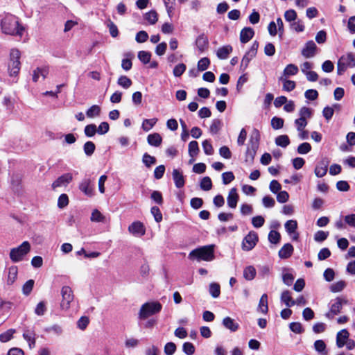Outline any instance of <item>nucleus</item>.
Returning a JSON list of instances; mask_svg holds the SVG:
<instances>
[{
    "mask_svg": "<svg viewBox=\"0 0 355 355\" xmlns=\"http://www.w3.org/2000/svg\"><path fill=\"white\" fill-rule=\"evenodd\" d=\"M2 33L10 35L21 37L24 31V27L21 26L17 18L12 15H6L1 21Z\"/></svg>",
    "mask_w": 355,
    "mask_h": 355,
    "instance_id": "nucleus-1",
    "label": "nucleus"
},
{
    "mask_svg": "<svg viewBox=\"0 0 355 355\" xmlns=\"http://www.w3.org/2000/svg\"><path fill=\"white\" fill-rule=\"evenodd\" d=\"M214 257V246L205 245L201 248L193 250L189 254V259L191 260L196 259L198 261H211Z\"/></svg>",
    "mask_w": 355,
    "mask_h": 355,
    "instance_id": "nucleus-2",
    "label": "nucleus"
},
{
    "mask_svg": "<svg viewBox=\"0 0 355 355\" xmlns=\"http://www.w3.org/2000/svg\"><path fill=\"white\" fill-rule=\"evenodd\" d=\"M21 53L17 49H12L10 52V59L8 64L9 76L16 77L21 69Z\"/></svg>",
    "mask_w": 355,
    "mask_h": 355,
    "instance_id": "nucleus-3",
    "label": "nucleus"
},
{
    "mask_svg": "<svg viewBox=\"0 0 355 355\" xmlns=\"http://www.w3.org/2000/svg\"><path fill=\"white\" fill-rule=\"evenodd\" d=\"M355 67V54L352 52H347L343 54L337 62V73L343 75L347 69Z\"/></svg>",
    "mask_w": 355,
    "mask_h": 355,
    "instance_id": "nucleus-4",
    "label": "nucleus"
},
{
    "mask_svg": "<svg viewBox=\"0 0 355 355\" xmlns=\"http://www.w3.org/2000/svg\"><path fill=\"white\" fill-rule=\"evenodd\" d=\"M162 305L156 301L146 302L140 308L139 318L145 320L148 317L161 311Z\"/></svg>",
    "mask_w": 355,
    "mask_h": 355,
    "instance_id": "nucleus-5",
    "label": "nucleus"
},
{
    "mask_svg": "<svg viewBox=\"0 0 355 355\" xmlns=\"http://www.w3.org/2000/svg\"><path fill=\"white\" fill-rule=\"evenodd\" d=\"M259 140V132L257 130H254L250 137V146L247 148L245 153V162H252L255 157Z\"/></svg>",
    "mask_w": 355,
    "mask_h": 355,
    "instance_id": "nucleus-6",
    "label": "nucleus"
},
{
    "mask_svg": "<svg viewBox=\"0 0 355 355\" xmlns=\"http://www.w3.org/2000/svg\"><path fill=\"white\" fill-rule=\"evenodd\" d=\"M31 250V245L28 241H24L19 246L11 249L10 258L15 262H19Z\"/></svg>",
    "mask_w": 355,
    "mask_h": 355,
    "instance_id": "nucleus-7",
    "label": "nucleus"
},
{
    "mask_svg": "<svg viewBox=\"0 0 355 355\" xmlns=\"http://www.w3.org/2000/svg\"><path fill=\"white\" fill-rule=\"evenodd\" d=\"M62 301L60 307L62 310L67 311L70 308V303L73 300V294L69 286H64L61 289Z\"/></svg>",
    "mask_w": 355,
    "mask_h": 355,
    "instance_id": "nucleus-8",
    "label": "nucleus"
},
{
    "mask_svg": "<svg viewBox=\"0 0 355 355\" xmlns=\"http://www.w3.org/2000/svg\"><path fill=\"white\" fill-rule=\"evenodd\" d=\"M258 242V235L254 231H250L242 241V249L244 251L252 250Z\"/></svg>",
    "mask_w": 355,
    "mask_h": 355,
    "instance_id": "nucleus-9",
    "label": "nucleus"
},
{
    "mask_svg": "<svg viewBox=\"0 0 355 355\" xmlns=\"http://www.w3.org/2000/svg\"><path fill=\"white\" fill-rule=\"evenodd\" d=\"M79 189L87 196H94V185L90 178H85L79 184Z\"/></svg>",
    "mask_w": 355,
    "mask_h": 355,
    "instance_id": "nucleus-10",
    "label": "nucleus"
},
{
    "mask_svg": "<svg viewBox=\"0 0 355 355\" xmlns=\"http://www.w3.org/2000/svg\"><path fill=\"white\" fill-rule=\"evenodd\" d=\"M128 231L135 236L141 237L145 234L146 228L141 222L135 221L128 227Z\"/></svg>",
    "mask_w": 355,
    "mask_h": 355,
    "instance_id": "nucleus-11",
    "label": "nucleus"
},
{
    "mask_svg": "<svg viewBox=\"0 0 355 355\" xmlns=\"http://www.w3.org/2000/svg\"><path fill=\"white\" fill-rule=\"evenodd\" d=\"M329 163V159L324 157L317 164L314 172L318 178H322L327 174Z\"/></svg>",
    "mask_w": 355,
    "mask_h": 355,
    "instance_id": "nucleus-12",
    "label": "nucleus"
},
{
    "mask_svg": "<svg viewBox=\"0 0 355 355\" xmlns=\"http://www.w3.org/2000/svg\"><path fill=\"white\" fill-rule=\"evenodd\" d=\"M317 46L312 40L307 42L302 50V55L306 58H310L315 55Z\"/></svg>",
    "mask_w": 355,
    "mask_h": 355,
    "instance_id": "nucleus-13",
    "label": "nucleus"
},
{
    "mask_svg": "<svg viewBox=\"0 0 355 355\" xmlns=\"http://www.w3.org/2000/svg\"><path fill=\"white\" fill-rule=\"evenodd\" d=\"M348 303V301L345 297H336L332 301L330 309L333 314H338L340 312L343 305H345Z\"/></svg>",
    "mask_w": 355,
    "mask_h": 355,
    "instance_id": "nucleus-14",
    "label": "nucleus"
},
{
    "mask_svg": "<svg viewBox=\"0 0 355 355\" xmlns=\"http://www.w3.org/2000/svg\"><path fill=\"white\" fill-rule=\"evenodd\" d=\"M73 176L71 173H64L53 182L52 187L53 189H55L57 187L66 186L71 182Z\"/></svg>",
    "mask_w": 355,
    "mask_h": 355,
    "instance_id": "nucleus-15",
    "label": "nucleus"
},
{
    "mask_svg": "<svg viewBox=\"0 0 355 355\" xmlns=\"http://www.w3.org/2000/svg\"><path fill=\"white\" fill-rule=\"evenodd\" d=\"M239 200V195L236 188H232L230 190L227 198V205L230 208L234 209L236 207Z\"/></svg>",
    "mask_w": 355,
    "mask_h": 355,
    "instance_id": "nucleus-16",
    "label": "nucleus"
},
{
    "mask_svg": "<svg viewBox=\"0 0 355 355\" xmlns=\"http://www.w3.org/2000/svg\"><path fill=\"white\" fill-rule=\"evenodd\" d=\"M196 45L200 53H203L207 49L209 46V41L207 36L204 34L200 35L196 40Z\"/></svg>",
    "mask_w": 355,
    "mask_h": 355,
    "instance_id": "nucleus-17",
    "label": "nucleus"
},
{
    "mask_svg": "<svg viewBox=\"0 0 355 355\" xmlns=\"http://www.w3.org/2000/svg\"><path fill=\"white\" fill-rule=\"evenodd\" d=\"M254 31L251 27L243 28L240 33V40L241 43L248 42L254 36Z\"/></svg>",
    "mask_w": 355,
    "mask_h": 355,
    "instance_id": "nucleus-18",
    "label": "nucleus"
},
{
    "mask_svg": "<svg viewBox=\"0 0 355 355\" xmlns=\"http://www.w3.org/2000/svg\"><path fill=\"white\" fill-rule=\"evenodd\" d=\"M349 334L347 329H343L336 335V345L338 348L343 347L349 339Z\"/></svg>",
    "mask_w": 355,
    "mask_h": 355,
    "instance_id": "nucleus-19",
    "label": "nucleus"
},
{
    "mask_svg": "<svg viewBox=\"0 0 355 355\" xmlns=\"http://www.w3.org/2000/svg\"><path fill=\"white\" fill-rule=\"evenodd\" d=\"M172 175L175 187L177 188L183 187L185 182L182 173L178 169H173Z\"/></svg>",
    "mask_w": 355,
    "mask_h": 355,
    "instance_id": "nucleus-20",
    "label": "nucleus"
},
{
    "mask_svg": "<svg viewBox=\"0 0 355 355\" xmlns=\"http://www.w3.org/2000/svg\"><path fill=\"white\" fill-rule=\"evenodd\" d=\"M18 268L15 266H10L8 268L6 284L9 286L13 284L17 278Z\"/></svg>",
    "mask_w": 355,
    "mask_h": 355,
    "instance_id": "nucleus-21",
    "label": "nucleus"
},
{
    "mask_svg": "<svg viewBox=\"0 0 355 355\" xmlns=\"http://www.w3.org/2000/svg\"><path fill=\"white\" fill-rule=\"evenodd\" d=\"M293 247L291 243H286L279 251V257L281 259H287L291 256Z\"/></svg>",
    "mask_w": 355,
    "mask_h": 355,
    "instance_id": "nucleus-22",
    "label": "nucleus"
},
{
    "mask_svg": "<svg viewBox=\"0 0 355 355\" xmlns=\"http://www.w3.org/2000/svg\"><path fill=\"white\" fill-rule=\"evenodd\" d=\"M223 324L226 329H230L232 332L236 331L239 327V324L235 322L230 317L223 318Z\"/></svg>",
    "mask_w": 355,
    "mask_h": 355,
    "instance_id": "nucleus-23",
    "label": "nucleus"
},
{
    "mask_svg": "<svg viewBox=\"0 0 355 355\" xmlns=\"http://www.w3.org/2000/svg\"><path fill=\"white\" fill-rule=\"evenodd\" d=\"M257 311L266 314L268 311V295L267 294L264 293L261 295L259 305L257 307Z\"/></svg>",
    "mask_w": 355,
    "mask_h": 355,
    "instance_id": "nucleus-24",
    "label": "nucleus"
},
{
    "mask_svg": "<svg viewBox=\"0 0 355 355\" xmlns=\"http://www.w3.org/2000/svg\"><path fill=\"white\" fill-rule=\"evenodd\" d=\"M147 141L149 145L157 147L161 145L162 138L159 133H153L148 136Z\"/></svg>",
    "mask_w": 355,
    "mask_h": 355,
    "instance_id": "nucleus-25",
    "label": "nucleus"
},
{
    "mask_svg": "<svg viewBox=\"0 0 355 355\" xmlns=\"http://www.w3.org/2000/svg\"><path fill=\"white\" fill-rule=\"evenodd\" d=\"M232 51V47L230 45L223 46L219 48L217 51L216 55L219 59H227L230 53Z\"/></svg>",
    "mask_w": 355,
    "mask_h": 355,
    "instance_id": "nucleus-26",
    "label": "nucleus"
},
{
    "mask_svg": "<svg viewBox=\"0 0 355 355\" xmlns=\"http://www.w3.org/2000/svg\"><path fill=\"white\" fill-rule=\"evenodd\" d=\"M49 73V69L48 68L44 67V68H39L37 67L36 69L33 71V80L34 82H37L39 80V78L40 76L42 77V79H45L46 76Z\"/></svg>",
    "mask_w": 355,
    "mask_h": 355,
    "instance_id": "nucleus-27",
    "label": "nucleus"
},
{
    "mask_svg": "<svg viewBox=\"0 0 355 355\" xmlns=\"http://www.w3.org/2000/svg\"><path fill=\"white\" fill-rule=\"evenodd\" d=\"M256 274V269L252 266H247L243 270V277L248 281L252 280L255 277Z\"/></svg>",
    "mask_w": 355,
    "mask_h": 355,
    "instance_id": "nucleus-28",
    "label": "nucleus"
},
{
    "mask_svg": "<svg viewBox=\"0 0 355 355\" xmlns=\"http://www.w3.org/2000/svg\"><path fill=\"white\" fill-rule=\"evenodd\" d=\"M293 300L291 292L289 291H284L281 295V301L284 303L288 307L294 306Z\"/></svg>",
    "mask_w": 355,
    "mask_h": 355,
    "instance_id": "nucleus-29",
    "label": "nucleus"
},
{
    "mask_svg": "<svg viewBox=\"0 0 355 355\" xmlns=\"http://www.w3.org/2000/svg\"><path fill=\"white\" fill-rule=\"evenodd\" d=\"M298 71L299 69L296 65L293 64H289L285 67L283 71V75L282 76H284V78H288L290 76H294L297 74Z\"/></svg>",
    "mask_w": 355,
    "mask_h": 355,
    "instance_id": "nucleus-30",
    "label": "nucleus"
},
{
    "mask_svg": "<svg viewBox=\"0 0 355 355\" xmlns=\"http://www.w3.org/2000/svg\"><path fill=\"white\" fill-rule=\"evenodd\" d=\"M279 80L283 83V89L286 92L293 90L296 86L295 81L288 80L287 78H284V76H281Z\"/></svg>",
    "mask_w": 355,
    "mask_h": 355,
    "instance_id": "nucleus-31",
    "label": "nucleus"
},
{
    "mask_svg": "<svg viewBox=\"0 0 355 355\" xmlns=\"http://www.w3.org/2000/svg\"><path fill=\"white\" fill-rule=\"evenodd\" d=\"M144 19L150 24L153 25L156 24L158 20V15L155 10H152L145 14Z\"/></svg>",
    "mask_w": 355,
    "mask_h": 355,
    "instance_id": "nucleus-32",
    "label": "nucleus"
},
{
    "mask_svg": "<svg viewBox=\"0 0 355 355\" xmlns=\"http://www.w3.org/2000/svg\"><path fill=\"white\" fill-rule=\"evenodd\" d=\"M254 57H255V55H254L251 54L250 53H249L248 51H247L241 60V66H240L241 70L245 71L248 68L250 62Z\"/></svg>",
    "mask_w": 355,
    "mask_h": 355,
    "instance_id": "nucleus-33",
    "label": "nucleus"
},
{
    "mask_svg": "<svg viewBox=\"0 0 355 355\" xmlns=\"http://www.w3.org/2000/svg\"><path fill=\"white\" fill-rule=\"evenodd\" d=\"M275 144L277 146L286 148L290 144V139L286 135H279L276 137Z\"/></svg>",
    "mask_w": 355,
    "mask_h": 355,
    "instance_id": "nucleus-34",
    "label": "nucleus"
},
{
    "mask_svg": "<svg viewBox=\"0 0 355 355\" xmlns=\"http://www.w3.org/2000/svg\"><path fill=\"white\" fill-rule=\"evenodd\" d=\"M284 226L288 234H292L295 233L297 228V223L295 220H288L286 222Z\"/></svg>",
    "mask_w": 355,
    "mask_h": 355,
    "instance_id": "nucleus-35",
    "label": "nucleus"
},
{
    "mask_svg": "<svg viewBox=\"0 0 355 355\" xmlns=\"http://www.w3.org/2000/svg\"><path fill=\"white\" fill-rule=\"evenodd\" d=\"M209 291L210 295L214 298H217L219 297V295L220 294V286L217 283H214V282L211 283L209 284Z\"/></svg>",
    "mask_w": 355,
    "mask_h": 355,
    "instance_id": "nucleus-36",
    "label": "nucleus"
},
{
    "mask_svg": "<svg viewBox=\"0 0 355 355\" xmlns=\"http://www.w3.org/2000/svg\"><path fill=\"white\" fill-rule=\"evenodd\" d=\"M157 122V118L150 119H144L142 123L141 128L145 132H148Z\"/></svg>",
    "mask_w": 355,
    "mask_h": 355,
    "instance_id": "nucleus-37",
    "label": "nucleus"
},
{
    "mask_svg": "<svg viewBox=\"0 0 355 355\" xmlns=\"http://www.w3.org/2000/svg\"><path fill=\"white\" fill-rule=\"evenodd\" d=\"M96 149V146L94 142L88 141L83 146V150L85 155L90 157L93 155Z\"/></svg>",
    "mask_w": 355,
    "mask_h": 355,
    "instance_id": "nucleus-38",
    "label": "nucleus"
},
{
    "mask_svg": "<svg viewBox=\"0 0 355 355\" xmlns=\"http://www.w3.org/2000/svg\"><path fill=\"white\" fill-rule=\"evenodd\" d=\"M100 113L101 107L97 105H94L87 110L86 115L89 118H94L99 116Z\"/></svg>",
    "mask_w": 355,
    "mask_h": 355,
    "instance_id": "nucleus-39",
    "label": "nucleus"
},
{
    "mask_svg": "<svg viewBox=\"0 0 355 355\" xmlns=\"http://www.w3.org/2000/svg\"><path fill=\"white\" fill-rule=\"evenodd\" d=\"M199 152L198 144L196 141H191L189 144V155L191 157H196Z\"/></svg>",
    "mask_w": 355,
    "mask_h": 355,
    "instance_id": "nucleus-40",
    "label": "nucleus"
},
{
    "mask_svg": "<svg viewBox=\"0 0 355 355\" xmlns=\"http://www.w3.org/2000/svg\"><path fill=\"white\" fill-rule=\"evenodd\" d=\"M142 162L146 167L150 168L156 163V158L146 153L143 155Z\"/></svg>",
    "mask_w": 355,
    "mask_h": 355,
    "instance_id": "nucleus-41",
    "label": "nucleus"
},
{
    "mask_svg": "<svg viewBox=\"0 0 355 355\" xmlns=\"http://www.w3.org/2000/svg\"><path fill=\"white\" fill-rule=\"evenodd\" d=\"M117 83H118V85H119L122 87H123L125 89H128V88H129L132 85V82L127 76H120L119 78Z\"/></svg>",
    "mask_w": 355,
    "mask_h": 355,
    "instance_id": "nucleus-42",
    "label": "nucleus"
},
{
    "mask_svg": "<svg viewBox=\"0 0 355 355\" xmlns=\"http://www.w3.org/2000/svg\"><path fill=\"white\" fill-rule=\"evenodd\" d=\"M200 188L203 191H209L212 188L211 180L209 177H204L200 182Z\"/></svg>",
    "mask_w": 355,
    "mask_h": 355,
    "instance_id": "nucleus-43",
    "label": "nucleus"
},
{
    "mask_svg": "<svg viewBox=\"0 0 355 355\" xmlns=\"http://www.w3.org/2000/svg\"><path fill=\"white\" fill-rule=\"evenodd\" d=\"M15 330L12 329H10L0 334V341L2 343H6L12 339L13 334H15Z\"/></svg>",
    "mask_w": 355,
    "mask_h": 355,
    "instance_id": "nucleus-44",
    "label": "nucleus"
},
{
    "mask_svg": "<svg viewBox=\"0 0 355 355\" xmlns=\"http://www.w3.org/2000/svg\"><path fill=\"white\" fill-rule=\"evenodd\" d=\"M210 64V60L208 58L205 57L201 58L198 62V70L200 71H205L208 69Z\"/></svg>",
    "mask_w": 355,
    "mask_h": 355,
    "instance_id": "nucleus-45",
    "label": "nucleus"
},
{
    "mask_svg": "<svg viewBox=\"0 0 355 355\" xmlns=\"http://www.w3.org/2000/svg\"><path fill=\"white\" fill-rule=\"evenodd\" d=\"M284 123V119L277 116H274L271 119V126L275 130H279L283 128Z\"/></svg>",
    "mask_w": 355,
    "mask_h": 355,
    "instance_id": "nucleus-46",
    "label": "nucleus"
},
{
    "mask_svg": "<svg viewBox=\"0 0 355 355\" xmlns=\"http://www.w3.org/2000/svg\"><path fill=\"white\" fill-rule=\"evenodd\" d=\"M290 26L293 31L297 33L303 32L305 28L303 21L300 19L293 21Z\"/></svg>",
    "mask_w": 355,
    "mask_h": 355,
    "instance_id": "nucleus-47",
    "label": "nucleus"
},
{
    "mask_svg": "<svg viewBox=\"0 0 355 355\" xmlns=\"http://www.w3.org/2000/svg\"><path fill=\"white\" fill-rule=\"evenodd\" d=\"M151 53L148 51H140L138 53V58L144 64H147L150 62Z\"/></svg>",
    "mask_w": 355,
    "mask_h": 355,
    "instance_id": "nucleus-48",
    "label": "nucleus"
},
{
    "mask_svg": "<svg viewBox=\"0 0 355 355\" xmlns=\"http://www.w3.org/2000/svg\"><path fill=\"white\" fill-rule=\"evenodd\" d=\"M311 150V146L309 143L304 142L300 144L297 147V151L299 154H307Z\"/></svg>",
    "mask_w": 355,
    "mask_h": 355,
    "instance_id": "nucleus-49",
    "label": "nucleus"
},
{
    "mask_svg": "<svg viewBox=\"0 0 355 355\" xmlns=\"http://www.w3.org/2000/svg\"><path fill=\"white\" fill-rule=\"evenodd\" d=\"M34 286V281L33 279L28 280L22 287V293L25 295H28Z\"/></svg>",
    "mask_w": 355,
    "mask_h": 355,
    "instance_id": "nucleus-50",
    "label": "nucleus"
},
{
    "mask_svg": "<svg viewBox=\"0 0 355 355\" xmlns=\"http://www.w3.org/2000/svg\"><path fill=\"white\" fill-rule=\"evenodd\" d=\"M90 219L92 222H104L105 216L98 209H94Z\"/></svg>",
    "mask_w": 355,
    "mask_h": 355,
    "instance_id": "nucleus-51",
    "label": "nucleus"
},
{
    "mask_svg": "<svg viewBox=\"0 0 355 355\" xmlns=\"http://www.w3.org/2000/svg\"><path fill=\"white\" fill-rule=\"evenodd\" d=\"M186 69H187V67L184 64L180 63L174 67L173 71V75L175 77H180L184 73V71H186Z\"/></svg>",
    "mask_w": 355,
    "mask_h": 355,
    "instance_id": "nucleus-52",
    "label": "nucleus"
},
{
    "mask_svg": "<svg viewBox=\"0 0 355 355\" xmlns=\"http://www.w3.org/2000/svg\"><path fill=\"white\" fill-rule=\"evenodd\" d=\"M315 349L317 352L324 354L327 355L326 349V345L324 342L322 340H318L314 343Z\"/></svg>",
    "mask_w": 355,
    "mask_h": 355,
    "instance_id": "nucleus-53",
    "label": "nucleus"
},
{
    "mask_svg": "<svg viewBox=\"0 0 355 355\" xmlns=\"http://www.w3.org/2000/svg\"><path fill=\"white\" fill-rule=\"evenodd\" d=\"M346 286V284L344 281L337 282L330 286V290L333 293H338L341 291Z\"/></svg>",
    "mask_w": 355,
    "mask_h": 355,
    "instance_id": "nucleus-54",
    "label": "nucleus"
},
{
    "mask_svg": "<svg viewBox=\"0 0 355 355\" xmlns=\"http://www.w3.org/2000/svg\"><path fill=\"white\" fill-rule=\"evenodd\" d=\"M280 234L275 230H271L268 234V240L270 243L277 244L280 241Z\"/></svg>",
    "mask_w": 355,
    "mask_h": 355,
    "instance_id": "nucleus-55",
    "label": "nucleus"
},
{
    "mask_svg": "<svg viewBox=\"0 0 355 355\" xmlns=\"http://www.w3.org/2000/svg\"><path fill=\"white\" fill-rule=\"evenodd\" d=\"M84 132L88 137H92L95 135L96 132V125L95 124H89L85 127Z\"/></svg>",
    "mask_w": 355,
    "mask_h": 355,
    "instance_id": "nucleus-56",
    "label": "nucleus"
},
{
    "mask_svg": "<svg viewBox=\"0 0 355 355\" xmlns=\"http://www.w3.org/2000/svg\"><path fill=\"white\" fill-rule=\"evenodd\" d=\"M221 127V121L219 119H214L209 128V131L212 135L218 133Z\"/></svg>",
    "mask_w": 355,
    "mask_h": 355,
    "instance_id": "nucleus-57",
    "label": "nucleus"
},
{
    "mask_svg": "<svg viewBox=\"0 0 355 355\" xmlns=\"http://www.w3.org/2000/svg\"><path fill=\"white\" fill-rule=\"evenodd\" d=\"M289 327H290V329L295 334H300L304 332V329L300 322H291L289 325Z\"/></svg>",
    "mask_w": 355,
    "mask_h": 355,
    "instance_id": "nucleus-58",
    "label": "nucleus"
},
{
    "mask_svg": "<svg viewBox=\"0 0 355 355\" xmlns=\"http://www.w3.org/2000/svg\"><path fill=\"white\" fill-rule=\"evenodd\" d=\"M46 311V303L44 301H42L37 304L35 309V313L39 316H42L45 313Z\"/></svg>",
    "mask_w": 355,
    "mask_h": 355,
    "instance_id": "nucleus-59",
    "label": "nucleus"
},
{
    "mask_svg": "<svg viewBox=\"0 0 355 355\" xmlns=\"http://www.w3.org/2000/svg\"><path fill=\"white\" fill-rule=\"evenodd\" d=\"M45 331L50 333L52 332L55 335L60 336L62 333V328L59 324H53L51 327H46Z\"/></svg>",
    "mask_w": 355,
    "mask_h": 355,
    "instance_id": "nucleus-60",
    "label": "nucleus"
},
{
    "mask_svg": "<svg viewBox=\"0 0 355 355\" xmlns=\"http://www.w3.org/2000/svg\"><path fill=\"white\" fill-rule=\"evenodd\" d=\"M182 350L187 355H192L195 352V347L191 343L186 342L182 345Z\"/></svg>",
    "mask_w": 355,
    "mask_h": 355,
    "instance_id": "nucleus-61",
    "label": "nucleus"
},
{
    "mask_svg": "<svg viewBox=\"0 0 355 355\" xmlns=\"http://www.w3.org/2000/svg\"><path fill=\"white\" fill-rule=\"evenodd\" d=\"M284 18L287 21L292 23L296 20L297 13L294 10H288L284 12Z\"/></svg>",
    "mask_w": 355,
    "mask_h": 355,
    "instance_id": "nucleus-62",
    "label": "nucleus"
},
{
    "mask_svg": "<svg viewBox=\"0 0 355 355\" xmlns=\"http://www.w3.org/2000/svg\"><path fill=\"white\" fill-rule=\"evenodd\" d=\"M164 353L166 355H173L176 351V345L173 342L167 343L164 349Z\"/></svg>",
    "mask_w": 355,
    "mask_h": 355,
    "instance_id": "nucleus-63",
    "label": "nucleus"
},
{
    "mask_svg": "<svg viewBox=\"0 0 355 355\" xmlns=\"http://www.w3.org/2000/svg\"><path fill=\"white\" fill-rule=\"evenodd\" d=\"M265 219L261 216H257L252 218V224L255 228H259L263 225Z\"/></svg>",
    "mask_w": 355,
    "mask_h": 355,
    "instance_id": "nucleus-64",
    "label": "nucleus"
}]
</instances>
